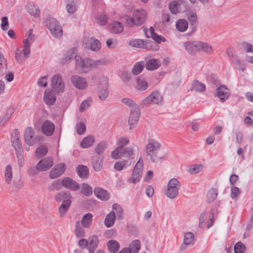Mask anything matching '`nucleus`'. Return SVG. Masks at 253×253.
<instances>
[{
	"instance_id": "30",
	"label": "nucleus",
	"mask_w": 253,
	"mask_h": 253,
	"mask_svg": "<svg viewBox=\"0 0 253 253\" xmlns=\"http://www.w3.org/2000/svg\"><path fill=\"white\" fill-rule=\"evenodd\" d=\"M99 244V240L96 236H92L88 239V251L89 253H93Z\"/></svg>"
},
{
	"instance_id": "10",
	"label": "nucleus",
	"mask_w": 253,
	"mask_h": 253,
	"mask_svg": "<svg viewBox=\"0 0 253 253\" xmlns=\"http://www.w3.org/2000/svg\"><path fill=\"white\" fill-rule=\"evenodd\" d=\"M71 81L73 85L80 90H84L87 88L88 83L86 80L78 75H73Z\"/></svg>"
},
{
	"instance_id": "25",
	"label": "nucleus",
	"mask_w": 253,
	"mask_h": 253,
	"mask_svg": "<svg viewBox=\"0 0 253 253\" xmlns=\"http://www.w3.org/2000/svg\"><path fill=\"white\" fill-rule=\"evenodd\" d=\"M161 65V61L159 59L152 58L148 60L145 63V67L148 71H153L157 69Z\"/></svg>"
},
{
	"instance_id": "7",
	"label": "nucleus",
	"mask_w": 253,
	"mask_h": 253,
	"mask_svg": "<svg viewBox=\"0 0 253 253\" xmlns=\"http://www.w3.org/2000/svg\"><path fill=\"white\" fill-rule=\"evenodd\" d=\"M162 101V97L158 91L153 92L150 95L142 100L140 105L142 107L148 106L151 104H159Z\"/></svg>"
},
{
	"instance_id": "56",
	"label": "nucleus",
	"mask_w": 253,
	"mask_h": 253,
	"mask_svg": "<svg viewBox=\"0 0 253 253\" xmlns=\"http://www.w3.org/2000/svg\"><path fill=\"white\" fill-rule=\"evenodd\" d=\"M90 48L93 51H98L100 50L101 44L100 41L97 39L93 40L90 42Z\"/></svg>"
},
{
	"instance_id": "18",
	"label": "nucleus",
	"mask_w": 253,
	"mask_h": 253,
	"mask_svg": "<svg viewBox=\"0 0 253 253\" xmlns=\"http://www.w3.org/2000/svg\"><path fill=\"white\" fill-rule=\"evenodd\" d=\"M32 31L33 30L31 29L29 31V36L28 38L24 40V45L23 52L26 58L28 57L30 54V45L31 42H30V40L33 41L36 40V37L32 34Z\"/></svg>"
},
{
	"instance_id": "63",
	"label": "nucleus",
	"mask_w": 253,
	"mask_h": 253,
	"mask_svg": "<svg viewBox=\"0 0 253 253\" xmlns=\"http://www.w3.org/2000/svg\"><path fill=\"white\" fill-rule=\"evenodd\" d=\"M120 148L121 147H118L115 150L112 152L111 157L113 159H118L123 157V155L122 154L123 150Z\"/></svg>"
},
{
	"instance_id": "9",
	"label": "nucleus",
	"mask_w": 253,
	"mask_h": 253,
	"mask_svg": "<svg viewBox=\"0 0 253 253\" xmlns=\"http://www.w3.org/2000/svg\"><path fill=\"white\" fill-rule=\"evenodd\" d=\"M51 86L57 93L63 92L64 90L65 84L60 74H55L51 80Z\"/></svg>"
},
{
	"instance_id": "58",
	"label": "nucleus",
	"mask_w": 253,
	"mask_h": 253,
	"mask_svg": "<svg viewBox=\"0 0 253 253\" xmlns=\"http://www.w3.org/2000/svg\"><path fill=\"white\" fill-rule=\"evenodd\" d=\"M194 234L191 232L185 233L184 237L183 244L185 245H190L193 244Z\"/></svg>"
},
{
	"instance_id": "24",
	"label": "nucleus",
	"mask_w": 253,
	"mask_h": 253,
	"mask_svg": "<svg viewBox=\"0 0 253 253\" xmlns=\"http://www.w3.org/2000/svg\"><path fill=\"white\" fill-rule=\"evenodd\" d=\"M43 100L47 105H52L56 100L54 92L48 89H46L44 93Z\"/></svg>"
},
{
	"instance_id": "49",
	"label": "nucleus",
	"mask_w": 253,
	"mask_h": 253,
	"mask_svg": "<svg viewBox=\"0 0 253 253\" xmlns=\"http://www.w3.org/2000/svg\"><path fill=\"white\" fill-rule=\"evenodd\" d=\"M136 88L138 90L143 91L148 88V83L143 79H141L140 77L136 79Z\"/></svg>"
},
{
	"instance_id": "8",
	"label": "nucleus",
	"mask_w": 253,
	"mask_h": 253,
	"mask_svg": "<svg viewBox=\"0 0 253 253\" xmlns=\"http://www.w3.org/2000/svg\"><path fill=\"white\" fill-rule=\"evenodd\" d=\"M142 167L143 161L140 158L134 168L131 177L128 179L129 183L135 184L139 181L142 174Z\"/></svg>"
},
{
	"instance_id": "35",
	"label": "nucleus",
	"mask_w": 253,
	"mask_h": 253,
	"mask_svg": "<svg viewBox=\"0 0 253 253\" xmlns=\"http://www.w3.org/2000/svg\"><path fill=\"white\" fill-rule=\"evenodd\" d=\"M115 220V212L112 211L106 215L104 220V224L107 228H110L114 224Z\"/></svg>"
},
{
	"instance_id": "12",
	"label": "nucleus",
	"mask_w": 253,
	"mask_h": 253,
	"mask_svg": "<svg viewBox=\"0 0 253 253\" xmlns=\"http://www.w3.org/2000/svg\"><path fill=\"white\" fill-rule=\"evenodd\" d=\"M34 132L31 127H28L24 132V139L26 144L29 146L33 145L36 142L39 141V137L34 136Z\"/></svg>"
},
{
	"instance_id": "22",
	"label": "nucleus",
	"mask_w": 253,
	"mask_h": 253,
	"mask_svg": "<svg viewBox=\"0 0 253 253\" xmlns=\"http://www.w3.org/2000/svg\"><path fill=\"white\" fill-rule=\"evenodd\" d=\"M55 126L54 124L49 120L44 121L42 126V131L46 136H50L54 132Z\"/></svg>"
},
{
	"instance_id": "14",
	"label": "nucleus",
	"mask_w": 253,
	"mask_h": 253,
	"mask_svg": "<svg viewBox=\"0 0 253 253\" xmlns=\"http://www.w3.org/2000/svg\"><path fill=\"white\" fill-rule=\"evenodd\" d=\"M66 169V165L64 163H60L56 165L50 170L49 177L51 179L56 178L61 176Z\"/></svg>"
},
{
	"instance_id": "51",
	"label": "nucleus",
	"mask_w": 253,
	"mask_h": 253,
	"mask_svg": "<svg viewBox=\"0 0 253 253\" xmlns=\"http://www.w3.org/2000/svg\"><path fill=\"white\" fill-rule=\"evenodd\" d=\"M122 102L128 106L131 110H135V108H139V106L131 99L125 98L122 99Z\"/></svg>"
},
{
	"instance_id": "54",
	"label": "nucleus",
	"mask_w": 253,
	"mask_h": 253,
	"mask_svg": "<svg viewBox=\"0 0 253 253\" xmlns=\"http://www.w3.org/2000/svg\"><path fill=\"white\" fill-rule=\"evenodd\" d=\"M66 9L70 14L74 13L77 10L76 3L74 0L69 1L66 5Z\"/></svg>"
},
{
	"instance_id": "38",
	"label": "nucleus",
	"mask_w": 253,
	"mask_h": 253,
	"mask_svg": "<svg viewBox=\"0 0 253 253\" xmlns=\"http://www.w3.org/2000/svg\"><path fill=\"white\" fill-rule=\"evenodd\" d=\"M175 26L178 31L184 32L187 29L188 24L186 20L180 19L176 21Z\"/></svg>"
},
{
	"instance_id": "16",
	"label": "nucleus",
	"mask_w": 253,
	"mask_h": 253,
	"mask_svg": "<svg viewBox=\"0 0 253 253\" xmlns=\"http://www.w3.org/2000/svg\"><path fill=\"white\" fill-rule=\"evenodd\" d=\"M62 186L72 191H77L79 189V184L71 178L65 177L61 181Z\"/></svg>"
},
{
	"instance_id": "26",
	"label": "nucleus",
	"mask_w": 253,
	"mask_h": 253,
	"mask_svg": "<svg viewBox=\"0 0 253 253\" xmlns=\"http://www.w3.org/2000/svg\"><path fill=\"white\" fill-rule=\"evenodd\" d=\"M188 20L190 22V27L192 29L191 32L196 31L197 29L196 23L197 22V16L195 12L189 11L186 13Z\"/></svg>"
},
{
	"instance_id": "53",
	"label": "nucleus",
	"mask_w": 253,
	"mask_h": 253,
	"mask_svg": "<svg viewBox=\"0 0 253 253\" xmlns=\"http://www.w3.org/2000/svg\"><path fill=\"white\" fill-rule=\"evenodd\" d=\"M17 158L18 164L20 167H22L24 164V156L23 149L15 151Z\"/></svg>"
},
{
	"instance_id": "57",
	"label": "nucleus",
	"mask_w": 253,
	"mask_h": 253,
	"mask_svg": "<svg viewBox=\"0 0 253 253\" xmlns=\"http://www.w3.org/2000/svg\"><path fill=\"white\" fill-rule=\"evenodd\" d=\"M81 192L86 196H89L92 194V188L87 184L84 183L82 185Z\"/></svg>"
},
{
	"instance_id": "33",
	"label": "nucleus",
	"mask_w": 253,
	"mask_h": 253,
	"mask_svg": "<svg viewBox=\"0 0 253 253\" xmlns=\"http://www.w3.org/2000/svg\"><path fill=\"white\" fill-rule=\"evenodd\" d=\"M91 165L95 171H100L103 165L102 158L98 156L93 157L91 160Z\"/></svg>"
},
{
	"instance_id": "45",
	"label": "nucleus",
	"mask_w": 253,
	"mask_h": 253,
	"mask_svg": "<svg viewBox=\"0 0 253 253\" xmlns=\"http://www.w3.org/2000/svg\"><path fill=\"white\" fill-rule=\"evenodd\" d=\"M14 112L13 108H9L5 115L2 118H0V126H4L11 117L12 115Z\"/></svg>"
},
{
	"instance_id": "47",
	"label": "nucleus",
	"mask_w": 253,
	"mask_h": 253,
	"mask_svg": "<svg viewBox=\"0 0 253 253\" xmlns=\"http://www.w3.org/2000/svg\"><path fill=\"white\" fill-rule=\"evenodd\" d=\"M48 151V149L44 145H41L38 147L36 151V155L37 158H41L45 156Z\"/></svg>"
},
{
	"instance_id": "52",
	"label": "nucleus",
	"mask_w": 253,
	"mask_h": 253,
	"mask_svg": "<svg viewBox=\"0 0 253 253\" xmlns=\"http://www.w3.org/2000/svg\"><path fill=\"white\" fill-rule=\"evenodd\" d=\"M7 69V64L4 57L0 53V76H2Z\"/></svg>"
},
{
	"instance_id": "31",
	"label": "nucleus",
	"mask_w": 253,
	"mask_h": 253,
	"mask_svg": "<svg viewBox=\"0 0 253 253\" xmlns=\"http://www.w3.org/2000/svg\"><path fill=\"white\" fill-rule=\"evenodd\" d=\"M111 32L114 34L121 33L124 30V26L120 22L114 21L109 25Z\"/></svg>"
},
{
	"instance_id": "23",
	"label": "nucleus",
	"mask_w": 253,
	"mask_h": 253,
	"mask_svg": "<svg viewBox=\"0 0 253 253\" xmlns=\"http://www.w3.org/2000/svg\"><path fill=\"white\" fill-rule=\"evenodd\" d=\"M185 0H174L169 5V9L170 12L176 14L181 11V5L185 4Z\"/></svg>"
},
{
	"instance_id": "29",
	"label": "nucleus",
	"mask_w": 253,
	"mask_h": 253,
	"mask_svg": "<svg viewBox=\"0 0 253 253\" xmlns=\"http://www.w3.org/2000/svg\"><path fill=\"white\" fill-rule=\"evenodd\" d=\"M77 48L73 47L71 49L69 50L64 55V57L62 59V62L63 64L67 63L73 58L75 59V56H77Z\"/></svg>"
},
{
	"instance_id": "62",
	"label": "nucleus",
	"mask_w": 253,
	"mask_h": 253,
	"mask_svg": "<svg viewBox=\"0 0 253 253\" xmlns=\"http://www.w3.org/2000/svg\"><path fill=\"white\" fill-rule=\"evenodd\" d=\"M246 250V246L241 242H237L234 246L235 253H243Z\"/></svg>"
},
{
	"instance_id": "39",
	"label": "nucleus",
	"mask_w": 253,
	"mask_h": 253,
	"mask_svg": "<svg viewBox=\"0 0 253 253\" xmlns=\"http://www.w3.org/2000/svg\"><path fill=\"white\" fill-rule=\"evenodd\" d=\"M107 148V143L103 140L98 143L94 148V151L97 155L102 154Z\"/></svg>"
},
{
	"instance_id": "15",
	"label": "nucleus",
	"mask_w": 253,
	"mask_h": 253,
	"mask_svg": "<svg viewBox=\"0 0 253 253\" xmlns=\"http://www.w3.org/2000/svg\"><path fill=\"white\" fill-rule=\"evenodd\" d=\"M72 198V196L69 191H63L54 195V200L57 202H63L62 203H71Z\"/></svg>"
},
{
	"instance_id": "6",
	"label": "nucleus",
	"mask_w": 253,
	"mask_h": 253,
	"mask_svg": "<svg viewBox=\"0 0 253 253\" xmlns=\"http://www.w3.org/2000/svg\"><path fill=\"white\" fill-rule=\"evenodd\" d=\"M129 44L132 47L151 50H157L159 48V46L155 42L150 40L146 41L141 39L132 40L129 42Z\"/></svg>"
},
{
	"instance_id": "36",
	"label": "nucleus",
	"mask_w": 253,
	"mask_h": 253,
	"mask_svg": "<svg viewBox=\"0 0 253 253\" xmlns=\"http://www.w3.org/2000/svg\"><path fill=\"white\" fill-rule=\"evenodd\" d=\"M145 67L144 61H139L136 62L131 69V74L137 76L141 73Z\"/></svg>"
},
{
	"instance_id": "48",
	"label": "nucleus",
	"mask_w": 253,
	"mask_h": 253,
	"mask_svg": "<svg viewBox=\"0 0 253 253\" xmlns=\"http://www.w3.org/2000/svg\"><path fill=\"white\" fill-rule=\"evenodd\" d=\"M4 176L7 184H9L12 178V168L10 165H8L5 168Z\"/></svg>"
},
{
	"instance_id": "19",
	"label": "nucleus",
	"mask_w": 253,
	"mask_h": 253,
	"mask_svg": "<svg viewBox=\"0 0 253 253\" xmlns=\"http://www.w3.org/2000/svg\"><path fill=\"white\" fill-rule=\"evenodd\" d=\"M54 162L52 158L47 157L41 160L38 165L41 171H46L49 169L53 165Z\"/></svg>"
},
{
	"instance_id": "41",
	"label": "nucleus",
	"mask_w": 253,
	"mask_h": 253,
	"mask_svg": "<svg viewBox=\"0 0 253 253\" xmlns=\"http://www.w3.org/2000/svg\"><path fill=\"white\" fill-rule=\"evenodd\" d=\"M141 247L140 242L138 240L133 241L130 245L129 248H126L129 250L130 253H138Z\"/></svg>"
},
{
	"instance_id": "17",
	"label": "nucleus",
	"mask_w": 253,
	"mask_h": 253,
	"mask_svg": "<svg viewBox=\"0 0 253 253\" xmlns=\"http://www.w3.org/2000/svg\"><path fill=\"white\" fill-rule=\"evenodd\" d=\"M139 117V108H135V110H130L129 117L128 121L130 129L133 128L136 126V125L137 124Z\"/></svg>"
},
{
	"instance_id": "28",
	"label": "nucleus",
	"mask_w": 253,
	"mask_h": 253,
	"mask_svg": "<svg viewBox=\"0 0 253 253\" xmlns=\"http://www.w3.org/2000/svg\"><path fill=\"white\" fill-rule=\"evenodd\" d=\"M93 192L96 197L102 201H106L109 199L110 196L108 192L102 188L95 187Z\"/></svg>"
},
{
	"instance_id": "34",
	"label": "nucleus",
	"mask_w": 253,
	"mask_h": 253,
	"mask_svg": "<svg viewBox=\"0 0 253 253\" xmlns=\"http://www.w3.org/2000/svg\"><path fill=\"white\" fill-rule=\"evenodd\" d=\"M94 142V137L92 135H88L82 140L80 146L83 148H87L91 147Z\"/></svg>"
},
{
	"instance_id": "1",
	"label": "nucleus",
	"mask_w": 253,
	"mask_h": 253,
	"mask_svg": "<svg viewBox=\"0 0 253 253\" xmlns=\"http://www.w3.org/2000/svg\"><path fill=\"white\" fill-rule=\"evenodd\" d=\"M161 144L153 139L148 140L146 146V155L153 163H161L165 159V155L160 153Z\"/></svg>"
},
{
	"instance_id": "20",
	"label": "nucleus",
	"mask_w": 253,
	"mask_h": 253,
	"mask_svg": "<svg viewBox=\"0 0 253 253\" xmlns=\"http://www.w3.org/2000/svg\"><path fill=\"white\" fill-rule=\"evenodd\" d=\"M216 96L221 102H225L230 96L229 89L225 85H220L216 90Z\"/></svg>"
},
{
	"instance_id": "40",
	"label": "nucleus",
	"mask_w": 253,
	"mask_h": 253,
	"mask_svg": "<svg viewBox=\"0 0 253 253\" xmlns=\"http://www.w3.org/2000/svg\"><path fill=\"white\" fill-rule=\"evenodd\" d=\"M192 90L196 92H203L206 90V87L205 84L200 82L198 80H194L192 84Z\"/></svg>"
},
{
	"instance_id": "11",
	"label": "nucleus",
	"mask_w": 253,
	"mask_h": 253,
	"mask_svg": "<svg viewBox=\"0 0 253 253\" xmlns=\"http://www.w3.org/2000/svg\"><path fill=\"white\" fill-rule=\"evenodd\" d=\"M76 68L80 71L86 73L89 71L90 59L85 58L83 59L81 56H75Z\"/></svg>"
},
{
	"instance_id": "32",
	"label": "nucleus",
	"mask_w": 253,
	"mask_h": 253,
	"mask_svg": "<svg viewBox=\"0 0 253 253\" xmlns=\"http://www.w3.org/2000/svg\"><path fill=\"white\" fill-rule=\"evenodd\" d=\"M79 176L82 179H86L89 175V170L87 167L84 165H79L76 169Z\"/></svg>"
},
{
	"instance_id": "50",
	"label": "nucleus",
	"mask_w": 253,
	"mask_h": 253,
	"mask_svg": "<svg viewBox=\"0 0 253 253\" xmlns=\"http://www.w3.org/2000/svg\"><path fill=\"white\" fill-rule=\"evenodd\" d=\"M71 203L69 202L68 203H62L59 208V212L60 216L63 217L65 216L66 212L68 211L69 207Z\"/></svg>"
},
{
	"instance_id": "60",
	"label": "nucleus",
	"mask_w": 253,
	"mask_h": 253,
	"mask_svg": "<svg viewBox=\"0 0 253 253\" xmlns=\"http://www.w3.org/2000/svg\"><path fill=\"white\" fill-rule=\"evenodd\" d=\"M217 191L216 189H211L207 194V199L209 203L214 201L217 197Z\"/></svg>"
},
{
	"instance_id": "37",
	"label": "nucleus",
	"mask_w": 253,
	"mask_h": 253,
	"mask_svg": "<svg viewBox=\"0 0 253 253\" xmlns=\"http://www.w3.org/2000/svg\"><path fill=\"white\" fill-rule=\"evenodd\" d=\"M93 215L91 213H87L83 215L81 220L82 226L84 228H88L91 225Z\"/></svg>"
},
{
	"instance_id": "42",
	"label": "nucleus",
	"mask_w": 253,
	"mask_h": 253,
	"mask_svg": "<svg viewBox=\"0 0 253 253\" xmlns=\"http://www.w3.org/2000/svg\"><path fill=\"white\" fill-rule=\"evenodd\" d=\"M108 62L103 59H99L97 60H92L90 59L89 71L97 68L101 65H106Z\"/></svg>"
},
{
	"instance_id": "27",
	"label": "nucleus",
	"mask_w": 253,
	"mask_h": 253,
	"mask_svg": "<svg viewBox=\"0 0 253 253\" xmlns=\"http://www.w3.org/2000/svg\"><path fill=\"white\" fill-rule=\"evenodd\" d=\"M132 162V159L129 158L127 160L117 161L115 163L114 168L116 170L121 171L126 169L128 166L131 164Z\"/></svg>"
},
{
	"instance_id": "5",
	"label": "nucleus",
	"mask_w": 253,
	"mask_h": 253,
	"mask_svg": "<svg viewBox=\"0 0 253 253\" xmlns=\"http://www.w3.org/2000/svg\"><path fill=\"white\" fill-rule=\"evenodd\" d=\"M45 23L53 36L58 38L62 35V28L56 19L49 15L46 18Z\"/></svg>"
},
{
	"instance_id": "43",
	"label": "nucleus",
	"mask_w": 253,
	"mask_h": 253,
	"mask_svg": "<svg viewBox=\"0 0 253 253\" xmlns=\"http://www.w3.org/2000/svg\"><path fill=\"white\" fill-rule=\"evenodd\" d=\"M107 246L108 250L112 253H117L119 250V244L115 240H111L109 241L107 244Z\"/></svg>"
},
{
	"instance_id": "61",
	"label": "nucleus",
	"mask_w": 253,
	"mask_h": 253,
	"mask_svg": "<svg viewBox=\"0 0 253 253\" xmlns=\"http://www.w3.org/2000/svg\"><path fill=\"white\" fill-rule=\"evenodd\" d=\"M41 171L38 164L35 167H31L27 170V173L30 176H33L38 175L39 172Z\"/></svg>"
},
{
	"instance_id": "44",
	"label": "nucleus",
	"mask_w": 253,
	"mask_h": 253,
	"mask_svg": "<svg viewBox=\"0 0 253 253\" xmlns=\"http://www.w3.org/2000/svg\"><path fill=\"white\" fill-rule=\"evenodd\" d=\"M109 89L107 86L102 87V88L99 87L98 91V95L99 98L101 100H104L109 95Z\"/></svg>"
},
{
	"instance_id": "21",
	"label": "nucleus",
	"mask_w": 253,
	"mask_h": 253,
	"mask_svg": "<svg viewBox=\"0 0 253 253\" xmlns=\"http://www.w3.org/2000/svg\"><path fill=\"white\" fill-rule=\"evenodd\" d=\"M144 31L147 37H151L157 43H161L162 41H166L164 37L155 33V29L153 27H151L149 30L144 29Z\"/></svg>"
},
{
	"instance_id": "64",
	"label": "nucleus",
	"mask_w": 253,
	"mask_h": 253,
	"mask_svg": "<svg viewBox=\"0 0 253 253\" xmlns=\"http://www.w3.org/2000/svg\"><path fill=\"white\" fill-rule=\"evenodd\" d=\"M77 132L79 135L83 134L86 130L85 125L82 122L77 124L76 125Z\"/></svg>"
},
{
	"instance_id": "4",
	"label": "nucleus",
	"mask_w": 253,
	"mask_h": 253,
	"mask_svg": "<svg viewBox=\"0 0 253 253\" xmlns=\"http://www.w3.org/2000/svg\"><path fill=\"white\" fill-rule=\"evenodd\" d=\"M180 187V182L176 178H171L164 190L165 194L169 199H174L178 195Z\"/></svg>"
},
{
	"instance_id": "46",
	"label": "nucleus",
	"mask_w": 253,
	"mask_h": 253,
	"mask_svg": "<svg viewBox=\"0 0 253 253\" xmlns=\"http://www.w3.org/2000/svg\"><path fill=\"white\" fill-rule=\"evenodd\" d=\"M62 188L61 182L59 179L54 181L47 188L49 191L53 192L58 191Z\"/></svg>"
},
{
	"instance_id": "2",
	"label": "nucleus",
	"mask_w": 253,
	"mask_h": 253,
	"mask_svg": "<svg viewBox=\"0 0 253 253\" xmlns=\"http://www.w3.org/2000/svg\"><path fill=\"white\" fill-rule=\"evenodd\" d=\"M184 47L187 52L193 55L197 52L204 51L207 53L212 52V47L207 43L199 41H187L184 43Z\"/></svg>"
},
{
	"instance_id": "3",
	"label": "nucleus",
	"mask_w": 253,
	"mask_h": 253,
	"mask_svg": "<svg viewBox=\"0 0 253 253\" xmlns=\"http://www.w3.org/2000/svg\"><path fill=\"white\" fill-rule=\"evenodd\" d=\"M146 19V13L144 10H136L133 12L132 17L127 16L126 24L129 27L141 26Z\"/></svg>"
},
{
	"instance_id": "59",
	"label": "nucleus",
	"mask_w": 253,
	"mask_h": 253,
	"mask_svg": "<svg viewBox=\"0 0 253 253\" xmlns=\"http://www.w3.org/2000/svg\"><path fill=\"white\" fill-rule=\"evenodd\" d=\"M28 12L34 16H38L40 14V10L38 7L32 4H29L28 6Z\"/></svg>"
},
{
	"instance_id": "13",
	"label": "nucleus",
	"mask_w": 253,
	"mask_h": 253,
	"mask_svg": "<svg viewBox=\"0 0 253 253\" xmlns=\"http://www.w3.org/2000/svg\"><path fill=\"white\" fill-rule=\"evenodd\" d=\"M11 142L12 146L14 148L15 151L23 149L20 133L18 129H14L11 135Z\"/></svg>"
},
{
	"instance_id": "55",
	"label": "nucleus",
	"mask_w": 253,
	"mask_h": 253,
	"mask_svg": "<svg viewBox=\"0 0 253 253\" xmlns=\"http://www.w3.org/2000/svg\"><path fill=\"white\" fill-rule=\"evenodd\" d=\"M76 235L77 237L81 238L84 236V230L81 226L79 221H77L75 226Z\"/></svg>"
}]
</instances>
